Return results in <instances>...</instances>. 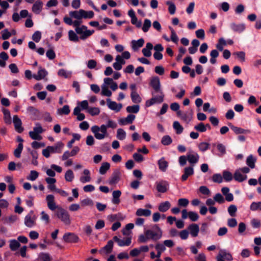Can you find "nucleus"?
Segmentation results:
<instances>
[{
	"mask_svg": "<svg viewBox=\"0 0 261 261\" xmlns=\"http://www.w3.org/2000/svg\"><path fill=\"white\" fill-rule=\"evenodd\" d=\"M117 123L111 119H108L107 124H102L100 126L95 125L91 127V130L94 137L97 140H103L109 135L108 128L112 129L117 127Z\"/></svg>",
	"mask_w": 261,
	"mask_h": 261,
	"instance_id": "obj_1",
	"label": "nucleus"
},
{
	"mask_svg": "<svg viewBox=\"0 0 261 261\" xmlns=\"http://www.w3.org/2000/svg\"><path fill=\"white\" fill-rule=\"evenodd\" d=\"M162 237V231L158 225H153L150 229H144V234H140L138 237V241L139 243H144L149 240L157 241Z\"/></svg>",
	"mask_w": 261,
	"mask_h": 261,
	"instance_id": "obj_2",
	"label": "nucleus"
},
{
	"mask_svg": "<svg viewBox=\"0 0 261 261\" xmlns=\"http://www.w3.org/2000/svg\"><path fill=\"white\" fill-rule=\"evenodd\" d=\"M199 155L195 151L190 150L187 153L186 155H181L178 158V163L181 167L185 166L187 162L190 163L191 167H194L199 161Z\"/></svg>",
	"mask_w": 261,
	"mask_h": 261,
	"instance_id": "obj_3",
	"label": "nucleus"
},
{
	"mask_svg": "<svg viewBox=\"0 0 261 261\" xmlns=\"http://www.w3.org/2000/svg\"><path fill=\"white\" fill-rule=\"evenodd\" d=\"M152 97L145 102V106L149 107L155 103H161L164 101V94L163 91L152 92Z\"/></svg>",
	"mask_w": 261,
	"mask_h": 261,
	"instance_id": "obj_4",
	"label": "nucleus"
},
{
	"mask_svg": "<svg viewBox=\"0 0 261 261\" xmlns=\"http://www.w3.org/2000/svg\"><path fill=\"white\" fill-rule=\"evenodd\" d=\"M56 215L65 225L71 223V219L68 212L61 207H58L56 212Z\"/></svg>",
	"mask_w": 261,
	"mask_h": 261,
	"instance_id": "obj_5",
	"label": "nucleus"
},
{
	"mask_svg": "<svg viewBox=\"0 0 261 261\" xmlns=\"http://www.w3.org/2000/svg\"><path fill=\"white\" fill-rule=\"evenodd\" d=\"M75 30L76 33L80 35V38L83 40L91 36L94 32L93 30H88L87 27L84 25H82L80 28H75Z\"/></svg>",
	"mask_w": 261,
	"mask_h": 261,
	"instance_id": "obj_6",
	"label": "nucleus"
},
{
	"mask_svg": "<svg viewBox=\"0 0 261 261\" xmlns=\"http://www.w3.org/2000/svg\"><path fill=\"white\" fill-rule=\"evenodd\" d=\"M44 132L41 125L39 123H36L33 130L30 131L29 133L30 137L33 140H40L42 137L40 134Z\"/></svg>",
	"mask_w": 261,
	"mask_h": 261,
	"instance_id": "obj_7",
	"label": "nucleus"
},
{
	"mask_svg": "<svg viewBox=\"0 0 261 261\" xmlns=\"http://www.w3.org/2000/svg\"><path fill=\"white\" fill-rule=\"evenodd\" d=\"M37 216L34 214L33 211H30L29 213L25 216L24 219V225L29 227L32 228L36 224V221L37 220Z\"/></svg>",
	"mask_w": 261,
	"mask_h": 261,
	"instance_id": "obj_8",
	"label": "nucleus"
},
{
	"mask_svg": "<svg viewBox=\"0 0 261 261\" xmlns=\"http://www.w3.org/2000/svg\"><path fill=\"white\" fill-rule=\"evenodd\" d=\"M217 261H231L233 257L229 252L225 249H221L216 257Z\"/></svg>",
	"mask_w": 261,
	"mask_h": 261,
	"instance_id": "obj_9",
	"label": "nucleus"
},
{
	"mask_svg": "<svg viewBox=\"0 0 261 261\" xmlns=\"http://www.w3.org/2000/svg\"><path fill=\"white\" fill-rule=\"evenodd\" d=\"M113 239L119 247L128 246L132 243V238L130 237L120 238L117 236H114Z\"/></svg>",
	"mask_w": 261,
	"mask_h": 261,
	"instance_id": "obj_10",
	"label": "nucleus"
},
{
	"mask_svg": "<svg viewBox=\"0 0 261 261\" xmlns=\"http://www.w3.org/2000/svg\"><path fill=\"white\" fill-rule=\"evenodd\" d=\"M46 201L48 208L52 211L58 209V207H60L56 205L55 197L52 194H49L46 196Z\"/></svg>",
	"mask_w": 261,
	"mask_h": 261,
	"instance_id": "obj_11",
	"label": "nucleus"
},
{
	"mask_svg": "<svg viewBox=\"0 0 261 261\" xmlns=\"http://www.w3.org/2000/svg\"><path fill=\"white\" fill-rule=\"evenodd\" d=\"M155 185L157 191L162 193L167 191L169 186L168 182L164 180L156 182Z\"/></svg>",
	"mask_w": 261,
	"mask_h": 261,
	"instance_id": "obj_12",
	"label": "nucleus"
},
{
	"mask_svg": "<svg viewBox=\"0 0 261 261\" xmlns=\"http://www.w3.org/2000/svg\"><path fill=\"white\" fill-rule=\"evenodd\" d=\"M48 75V72L47 70L42 68L41 66L39 67V70L38 71L37 74H33V77L37 81H40L42 80H47L46 77Z\"/></svg>",
	"mask_w": 261,
	"mask_h": 261,
	"instance_id": "obj_13",
	"label": "nucleus"
},
{
	"mask_svg": "<svg viewBox=\"0 0 261 261\" xmlns=\"http://www.w3.org/2000/svg\"><path fill=\"white\" fill-rule=\"evenodd\" d=\"M63 240L66 243H77L79 238L74 233L71 232L65 233L63 237Z\"/></svg>",
	"mask_w": 261,
	"mask_h": 261,
	"instance_id": "obj_14",
	"label": "nucleus"
},
{
	"mask_svg": "<svg viewBox=\"0 0 261 261\" xmlns=\"http://www.w3.org/2000/svg\"><path fill=\"white\" fill-rule=\"evenodd\" d=\"M107 102L108 108L116 112H119L122 108L121 103H117L115 101H112L110 98L107 99Z\"/></svg>",
	"mask_w": 261,
	"mask_h": 261,
	"instance_id": "obj_15",
	"label": "nucleus"
},
{
	"mask_svg": "<svg viewBox=\"0 0 261 261\" xmlns=\"http://www.w3.org/2000/svg\"><path fill=\"white\" fill-rule=\"evenodd\" d=\"M121 173L118 170L114 171L109 179L108 183L110 185L117 184L120 179Z\"/></svg>",
	"mask_w": 261,
	"mask_h": 261,
	"instance_id": "obj_16",
	"label": "nucleus"
},
{
	"mask_svg": "<svg viewBox=\"0 0 261 261\" xmlns=\"http://www.w3.org/2000/svg\"><path fill=\"white\" fill-rule=\"evenodd\" d=\"M230 28L234 32L241 33L244 31L246 26L244 23H236L232 22L230 24Z\"/></svg>",
	"mask_w": 261,
	"mask_h": 261,
	"instance_id": "obj_17",
	"label": "nucleus"
},
{
	"mask_svg": "<svg viewBox=\"0 0 261 261\" xmlns=\"http://www.w3.org/2000/svg\"><path fill=\"white\" fill-rule=\"evenodd\" d=\"M136 118L135 115L129 114L125 118H121L118 120V123L120 125H126L132 124Z\"/></svg>",
	"mask_w": 261,
	"mask_h": 261,
	"instance_id": "obj_18",
	"label": "nucleus"
},
{
	"mask_svg": "<svg viewBox=\"0 0 261 261\" xmlns=\"http://www.w3.org/2000/svg\"><path fill=\"white\" fill-rule=\"evenodd\" d=\"M150 85L153 89L154 92L162 91L161 89L160 79L158 76L153 77L151 79Z\"/></svg>",
	"mask_w": 261,
	"mask_h": 261,
	"instance_id": "obj_19",
	"label": "nucleus"
},
{
	"mask_svg": "<svg viewBox=\"0 0 261 261\" xmlns=\"http://www.w3.org/2000/svg\"><path fill=\"white\" fill-rule=\"evenodd\" d=\"M13 122L14 125L15 130L18 133H21L23 130L22 127V122L20 118L17 115H14L13 118Z\"/></svg>",
	"mask_w": 261,
	"mask_h": 261,
	"instance_id": "obj_20",
	"label": "nucleus"
},
{
	"mask_svg": "<svg viewBox=\"0 0 261 261\" xmlns=\"http://www.w3.org/2000/svg\"><path fill=\"white\" fill-rule=\"evenodd\" d=\"M194 173V167L189 166L185 168L184 173L181 177V180L183 181H186L189 176L193 175Z\"/></svg>",
	"mask_w": 261,
	"mask_h": 261,
	"instance_id": "obj_21",
	"label": "nucleus"
},
{
	"mask_svg": "<svg viewBox=\"0 0 261 261\" xmlns=\"http://www.w3.org/2000/svg\"><path fill=\"white\" fill-rule=\"evenodd\" d=\"M43 4L40 0H37L33 5L32 10L36 14H39L43 8Z\"/></svg>",
	"mask_w": 261,
	"mask_h": 261,
	"instance_id": "obj_22",
	"label": "nucleus"
},
{
	"mask_svg": "<svg viewBox=\"0 0 261 261\" xmlns=\"http://www.w3.org/2000/svg\"><path fill=\"white\" fill-rule=\"evenodd\" d=\"M64 144L61 142H59L55 146H49L48 148L51 153H60L62 152Z\"/></svg>",
	"mask_w": 261,
	"mask_h": 261,
	"instance_id": "obj_23",
	"label": "nucleus"
},
{
	"mask_svg": "<svg viewBox=\"0 0 261 261\" xmlns=\"http://www.w3.org/2000/svg\"><path fill=\"white\" fill-rule=\"evenodd\" d=\"M177 116L180 117L182 120L189 123L192 118V115L191 113L187 112H183L181 111H178L177 112Z\"/></svg>",
	"mask_w": 261,
	"mask_h": 261,
	"instance_id": "obj_24",
	"label": "nucleus"
},
{
	"mask_svg": "<svg viewBox=\"0 0 261 261\" xmlns=\"http://www.w3.org/2000/svg\"><path fill=\"white\" fill-rule=\"evenodd\" d=\"M188 229L192 237H197L199 231V226L196 224H190L188 226Z\"/></svg>",
	"mask_w": 261,
	"mask_h": 261,
	"instance_id": "obj_25",
	"label": "nucleus"
},
{
	"mask_svg": "<svg viewBox=\"0 0 261 261\" xmlns=\"http://www.w3.org/2000/svg\"><path fill=\"white\" fill-rule=\"evenodd\" d=\"M229 126H230V128L233 131V132L237 135L242 134H247L250 133V130L245 129L244 128L234 126L231 123L229 124Z\"/></svg>",
	"mask_w": 261,
	"mask_h": 261,
	"instance_id": "obj_26",
	"label": "nucleus"
},
{
	"mask_svg": "<svg viewBox=\"0 0 261 261\" xmlns=\"http://www.w3.org/2000/svg\"><path fill=\"white\" fill-rule=\"evenodd\" d=\"M256 160V157L253 156L252 154H250L246 159V165L251 169H254L255 167Z\"/></svg>",
	"mask_w": 261,
	"mask_h": 261,
	"instance_id": "obj_27",
	"label": "nucleus"
},
{
	"mask_svg": "<svg viewBox=\"0 0 261 261\" xmlns=\"http://www.w3.org/2000/svg\"><path fill=\"white\" fill-rule=\"evenodd\" d=\"M84 13H85V10L80 9L79 11H73L70 12L69 15L72 18L81 20L82 18H84Z\"/></svg>",
	"mask_w": 261,
	"mask_h": 261,
	"instance_id": "obj_28",
	"label": "nucleus"
},
{
	"mask_svg": "<svg viewBox=\"0 0 261 261\" xmlns=\"http://www.w3.org/2000/svg\"><path fill=\"white\" fill-rule=\"evenodd\" d=\"M83 174L84 176H82L80 177V181L83 184L90 182L91 180L90 171L88 169H85L83 171Z\"/></svg>",
	"mask_w": 261,
	"mask_h": 261,
	"instance_id": "obj_29",
	"label": "nucleus"
},
{
	"mask_svg": "<svg viewBox=\"0 0 261 261\" xmlns=\"http://www.w3.org/2000/svg\"><path fill=\"white\" fill-rule=\"evenodd\" d=\"M144 43V40L143 38H140L138 40H132V47L134 50H137L139 48L143 46Z\"/></svg>",
	"mask_w": 261,
	"mask_h": 261,
	"instance_id": "obj_30",
	"label": "nucleus"
},
{
	"mask_svg": "<svg viewBox=\"0 0 261 261\" xmlns=\"http://www.w3.org/2000/svg\"><path fill=\"white\" fill-rule=\"evenodd\" d=\"M222 194L225 196V199L227 201H232L233 200V196L229 193V189L228 187H223L221 189Z\"/></svg>",
	"mask_w": 261,
	"mask_h": 261,
	"instance_id": "obj_31",
	"label": "nucleus"
},
{
	"mask_svg": "<svg viewBox=\"0 0 261 261\" xmlns=\"http://www.w3.org/2000/svg\"><path fill=\"white\" fill-rule=\"evenodd\" d=\"M153 45L150 43H147L146 47L142 49V52L143 55L146 57H150L151 56V50L152 49Z\"/></svg>",
	"mask_w": 261,
	"mask_h": 261,
	"instance_id": "obj_32",
	"label": "nucleus"
},
{
	"mask_svg": "<svg viewBox=\"0 0 261 261\" xmlns=\"http://www.w3.org/2000/svg\"><path fill=\"white\" fill-rule=\"evenodd\" d=\"M159 168L162 172H165L168 167V163L164 157L161 158L158 162Z\"/></svg>",
	"mask_w": 261,
	"mask_h": 261,
	"instance_id": "obj_33",
	"label": "nucleus"
},
{
	"mask_svg": "<svg viewBox=\"0 0 261 261\" xmlns=\"http://www.w3.org/2000/svg\"><path fill=\"white\" fill-rule=\"evenodd\" d=\"M121 195V192L120 190L114 191L112 193V202L115 204H118L120 203V197Z\"/></svg>",
	"mask_w": 261,
	"mask_h": 261,
	"instance_id": "obj_34",
	"label": "nucleus"
},
{
	"mask_svg": "<svg viewBox=\"0 0 261 261\" xmlns=\"http://www.w3.org/2000/svg\"><path fill=\"white\" fill-rule=\"evenodd\" d=\"M171 207V203L168 201H166L160 203L158 206V210L161 212H167Z\"/></svg>",
	"mask_w": 261,
	"mask_h": 261,
	"instance_id": "obj_35",
	"label": "nucleus"
},
{
	"mask_svg": "<svg viewBox=\"0 0 261 261\" xmlns=\"http://www.w3.org/2000/svg\"><path fill=\"white\" fill-rule=\"evenodd\" d=\"M151 212L150 210L148 209H143V208H138L136 212V215L137 216H145V217H149L151 215Z\"/></svg>",
	"mask_w": 261,
	"mask_h": 261,
	"instance_id": "obj_36",
	"label": "nucleus"
},
{
	"mask_svg": "<svg viewBox=\"0 0 261 261\" xmlns=\"http://www.w3.org/2000/svg\"><path fill=\"white\" fill-rule=\"evenodd\" d=\"M247 175L242 174L241 171L238 169L234 174V178L236 180L239 182H242L247 179Z\"/></svg>",
	"mask_w": 261,
	"mask_h": 261,
	"instance_id": "obj_37",
	"label": "nucleus"
},
{
	"mask_svg": "<svg viewBox=\"0 0 261 261\" xmlns=\"http://www.w3.org/2000/svg\"><path fill=\"white\" fill-rule=\"evenodd\" d=\"M20 246V243L15 239L9 241V247L11 250L14 251L17 250Z\"/></svg>",
	"mask_w": 261,
	"mask_h": 261,
	"instance_id": "obj_38",
	"label": "nucleus"
},
{
	"mask_svg": "<svg viewBox=\"0 0 261 261\" xmlns=\"http://www.w3.org/2000/svg\"><path fill=\"white\" fill-rule=\"evenodd\" d=\"M113 241L110 240L108 242L107 245L105 246L100 250V252L105 251L106 253L108 254L112 252L113 247Z\"/></svg>",
	"mask_w": 261,
	"mask_h": 261,
	"instance_id": "obj_39",
	"label": "nucleus"
},
{
	"mask_svg": "<svg viewBox=\"0 0 261 261\" xmlns=\"http://www.w3.org/2000/svg\"><path fill=\"white\" fill-rule=\"evenodd\" d=\"M9 58L8 54L3 51L0 53V67H5L6 66V61Z\"/></svg>",
	"mask_w": 261,
	"mask_h": 261,
	"instance_id": "obj_40",
	"label": "nucleus"
},
{
	"mask_svg": "<svg viewBox=\"0 0 261 261\" xmlns=\"http://www.w3.org/2000/svg\"><path fill=\"white\" fill-rule=\"evenodd\" d=\"M155 248L157 251L156 258H160L162 253L166 250V247L162 244H156Z\"/></svg>",
	"mask_w": 261,
	"mask_h": 261,
	"instance_id": "obj_41",
	"label": "nucleus"
},
{
	"mask_svg": "<svg viewBox=\"0 0 261 261\" xmlns=\"http://www.w3.org/2000/svg\"><path fill=\"white\" fill-rule=\"evenodd\" d=\"M130 97L132 101L135 103H139L141 101V98L137 91L131 92Z\"/></svg>",
	"mask_w": 261,
	"mask_h": 261,
	"instance_id": "obj_42",
	"label": "nucleus"
},
{
	"mask_svg": "<svg viewBox=\"0 0 261 261\" xmlns=\"http://www.w3.org/2000/svg\"><path fill=\"white\" fill-rule=\"evenodd\" d=\"M3 112L4 115V118L5 123L8 124H10L11 123V117L10 111L7 109H4Z\"/></svg>",
	"mask_w": 261,
	"mask_h": 261,
	"instance_id": "obj_43",
	"label": "nucleus"
},
{
	"mask_svg": "<svg viewBox=\"0 0 261 261\" xmlns=\"http://www.w3.org/2000/svg\"><path fill=\"white\" fill-rule=\"evenodd\" d=\"M110 164L109 163H103L99 168V173L102 175L105 174L107 172V171L110 169Z\"/></svg>",
	"mask_w": 261,
	"mask_h": 261,
	"instance_id": "obj_44",
	"label": "nucleus"
},
{
	"mask_svg": "<svg viewBox=\"0 0 261 261\" xmlns=\"http://www.w3.org/2000/svg\"><path fill=\"white\" fill-rule=\"evenodd\" d=\"M166 4L168 6V11L171 15L175 14L176 11L175 5L171 1H167Z\"/></svg>",
	"mask_w": 261,
	"mask_h": 261,
	"instance_id": "obj_45",
	"label": "nucleus"
},
{
	"mask_svg": "<svg viewBox=\"0 0 261 261\" xmlns=\"http://www.w3.org/2000/svg\"><path fill=\"white\" fill-rule=\"evenodd\" d=\"M74 178V175L73 171L69 169L68 170L65 174V179L66 181L68 182H71Z\"/></svg>",
	"mask_w": 261,
	"mask_h": 261,
	"instance_id": "obj_46",
	"label": "nucleus"
},
{
	"mask_svg": "<svg viewBox=\"0 0 261 261\" xmlns=\"http://www.w3.org/2000/svg\"><path fill=\"white\" fill-rule=\"evenodd\" d=\"M126 136V132L122 128H118L117 130L116 137L120 140H123Z\"/></svg>",
	"mask_w": 261,
	"mask_h": 261,
	"instance_id": "obj_47",
	"label": "nucleus"
},
{
	"mask_svg": "<svg viewBox=\"0 0 261 261\" xmlns=\"http://www.w3.org/2000/svg\"><path fill=\"white\" fill-rule=\"evenodd\" d=\"M70 112L69 107L68 105H65L62 108L59 109L57 113L59 115H68Z\"/></svg>",
	"mask_w": 261,
	"mask_h": 261,
	"instance_id": "obj_48",
	"label": "nucleus"
},
{
	"mask_svg": "<svg viewBox=\"0 0 261 261\" xmlns=\"http://www.w3.org/2000/svg\"><path fill=\"white\" fill-rule=\"evenodd\" d=\"M151 22L148 19H145L144 20V23L142 27V31L146 33L148 32L149 30V28L151 27Z\"/></svg>",
	"mask_w": 261,
	"mask_h": 261,
	"instance_id": "obj_49",
	"label": "nucleus"
},
{
	"mask_svg": "<svg viewBox=\"0 0 261 261\" xmlns=\"http://www.w3.org/2000/svg\"><path fill=\"white\" fill-rule=\"evenodd\" d=\"M39 176V173L35 170H31L30 174L27 176V179L29 180L34 181Z\"/></svg>",
	"mask_w": 261,
	"mask_h": 261,
	"instance_id": "obj_50",
	"label": "nucleus"
},
{
	"mask_svg": "<svg viewBox=\"0 0 261 261\" xmlns=\"http://www.w3.org/2000/svg\"><path fill=\"white\" fill-rule=\"evenodd\" d=\"M23 146L22 143H19L16 149L14 151V155L17 158H19L21 156V152L23 150Z\"/></svg>",
	"mask_w": 261,
	"mask_h": 261,
	"instance_id": "obj_51",
	"label": "nucleus"
},
{
	"mask_svg": "<svg viewBox=\"0 0 261 261\" xmlns=\"http://www.w3.org/2000/svg\"><path fill=\"white\" fill-rule=\"evenodd\" d=\"M124 218V217H122V215L120 213L115 215H110L107 217V219L110 222H113L116 220H123Z\"/></svg>",
	"mask_w": 261,
	"mask_h": 261,
	"instance_id": "obj_52",
	"label": "nucleus"
},
{
	"mask_svg": "<svg viewBox=\"0 0 261 261\" xmlns=\"http://www.w3.org/2000/svg\"><path fill=\"white\" fill-rule=\"evenodd\" d=\"M32 157V164L34 166H38V162L37 161L38 154L36 151L32 150L30 152Z\"/></svg>",
	"mask_w": 261,
	"mask_h": 261,
	"instance_id": "obj_53",
	"label": "nucleus"
},
{
	"mask_svg": "<svg viewBox=\"0 0 261 261\" xmlns=\"http://www.w3.org/2000/svg\"><path fill=\"white\" fill-rule=\"evenodd\" d=\"M71 73L72 72L71 71H67L64 69H61L58 72L59 76L64 77V78L69 77Z\"/></svg>",
	"mask_w": 261,
	"mask_h": 261,
	"instance_id": "obj_54",
	"label": "nucleus"
},
{
	"mask_svg": "<svg viewBox=\"0 0 261 261\" xmlns=\"http://www.w3.org/2000/svg\"><path fill=\"white\" fill-rule=\"evenodd\" d=\"M38 258L41 261H50L51 257L49 253L41 252L39 253Z\"/></svg>",
	"mask_w": 261,
	"mask_h": 261,
	"instance_id": "obj_55",
	"label": "nucleus"
},
{
	"mask_svg": "<svg viewBox=\"0 0 261 261\" xmlns=\"http://www.w3.org/2000/svg\"><path fill=\"white\" fill-rule=\"evenodd\" d=\"M101 94L103 96L110 97L112 95V92L108 89L107 86H106L105 85H102Z\"/></svg>",
	"mask_w": 261,
	"mask_h": 261,
	"instance_id": "obj_56",
	"label": "nucleus"
},
{
	"mask_svg": "<svg viewBox=\"0 0 261 261\" xmlns=\"http://www.w3.org/2000/svg\"><path fill=\"white\" fill-rule=\"evenodd\" d=\"M140 107L139 105H133L128 106L126 108V111L128 113H137L139 111Z\"/></svg>",
	"mask_w": 261,
	"mask_h": 261,
	"instance_id": "obj_57",
	"label": "nucleus"
},
{
	"mask_svg": "<svg viewBox=\"0 0 261 261\" xmlns=\"http://www.w3.org/2000/svg\"><path fill=\"white\" fill-rule=\"evenodd\" d=\"M250 209L252 211L261 210V202H253L250 206Z\"/></svg>",
	"mask_w": 261,
	"mask_h": 261,
	"instance_id": "obj_58",
	"label": "nucleus"
},
{
	"mask_svg": "<svg viewBox=\"0 0 261 261\" xmlns=\"http://www.w3.org/2000/svg\"><path fill=\"white\" fill-rule=\"evenodd\" d=\"M172 142V138L169 135H166L163 137L161 140V143L164 145H169Z\"/></svg>",
	"mask_w": 261,
	"mask_h": 261,
	"instance_id": "obj_59",
	"label": "nucleus"
},
{
	"mask_svg": "<svg viewBox=\"0 0 261 261\" xmlns=\"http://www.w3.org/2000/svg\"><path fill=\"white\" fill-rule=\"evenodd\" d=\"M198 147L199 150L204 152L209 149L210 144L205 142H201L198 144Z\"/></svg>",
	"mask_w": 261,
	"mask_h": 261,
	"instance_id": "obj_60",
	"label": "nucleus"
},
{
	"mask_svg": "<svg viewBox=\"0 0 261 261\" xmlns=\"http://www.w3.org/2000/svg\"><path fill=\"white\" fill-rule=\"evenodd\" d=\"M69 39L70 41L77 42L79 41V37L72 30H70L68 32Z\"/></svg>",
	"mask_w": 261,
	"mask_h": 261,
	"instance_id": "obj_61",
	"label": "nucleus"
},
{
	"mask_svg": "<svg viewBox=\"0 0 261 261\" xmlns=\"http://www.w3.org/2000/svg\"><path fill=\"white\" fill-rule=\"evenodd\" d=\"M173 127L174 129H175L176 132L177 134H181L183 131V127L180 124V123L178 121H175L173 123Z\"/></svg>",
	"mask_w": 261,
	"mask_h": 261,
	"instance_id": "obj_62",
	"label": "nucleus"
},
{
	"mask_svg": "<svg viewBox=\"0 0 261 261\" xmlns=\"http://www.w3.org/2000/svg\"><path fill=\"white\" fill-rule=\"evenodd\" d=\"M188 217L191 221L195 222L199 219V215L196 212L190 211L188 212Z\"/></svg>",
	"mask_w": 261,
	"mask_h": 261,
	"instance_id": "obj_63",
	"label": "nucleus"
},
{
	"mask_svg": "<svg viewBox=\"0 0 261 261\" xmlns=\"http://www.w3.org/2000/svg\"><path fill=\"white\" fill-rule=\"evenodd\" d=\"M194 128L196 130L200 133H204L206 132L205 124L202 122H200L197 125H195Z\"/></svg>",
	"mask_w": 261,
	"mask_h": 261,
	"instance_id": "obj_64",
	"label": "nucleus"
}]
</instances>
